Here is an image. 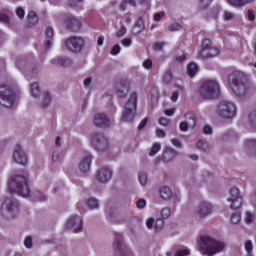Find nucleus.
<instances>
[{"label": "nucleus", "instance_id": "11", "mask_svg": "<svg viewBox=\"0 0 256 256\" xmlns=\"http://www.w3.org/2000/svg\"><path fill=\"white\" fill-rule=\"evenodd\" d=\"M90 143L96 151H107L109 140L103 133H94L90 136Z\"/></svg>", "mask_w": 256, "mask_h": 256}, {"label": "nucleus", "instance_id": "23", "mask_svg": "<svg viewBox=\"0 0 256 256\" xmlns=\"http://www.w3.org/2000/svg\"><path fill=\"white\" fill-rule=\"evenodd\" d=\"M175 157H177V151L171 147L166 148L162 154L164 163H171Z\"/></svg>", "mask_w": 256, "mask_h": 256}, {"label": "nucleus", "instance_id": "20", "mask_svg": "<svg viewBox=\"0 0 256 256\" xmlns=\"http://www.w3.org/2000/svg\"><path fill=\"white\" fill-rule=\"evenodd\" d=\"M66 27L70 31H79L81 29V22L75 16H67Z\"/></svg>", "mask_w": 256, "mask_h": 256}, {"label": "nucleus", "instance_id": "31", "mask_svg": "<svg viewBox=\"0 0 256 256\" xmlns=\"http://www.w3.org/2000/svg\"><path fill=\"white\" fill-rule=\"evenodd\" d=\"M143 29H145V26L143 25V18L139 17L137 23L134 25L133 33L135 35H139V33H141V31H143Z\"/></svg>", "mask_w": 256, "mask_h": 256}, {"label": "nucleus", "instance_id": "54", "mask_svg": "<svg viewBox=\"0 0 256 256\" xmlns=\"http://www.w3.org/2000/svg\"><path fill=\"white\" fill-rule=\"evenodd\" d=\"M181 29V24L179 23H173L168 26V31H179Z\"/></svg>", "mask_w": 256, "mask_h": 256}, {"label": "nucleus", "instance_id": "34", "mask_svg": "<svg viewBox=\"0 0 256 256\" xmlns=\"http://www.w3.org/2000/svg\"><path fill=\"white\" fill-rule=\"evenodd\" d=\"M86 203L89 209H99V200L96 198L90 197L86 200Z\"/></svg>", "mask_w": 256, "mask_h": 256}, {"label": "nucleus", "instance_id": "15", "mask_svg": "<svg viewBox=\"0 0 256 256\" xmlns=\"http://www.w3.org/2000/svg\"><path fill=\"white\" fill-rule=\"evenodd\" d=\"M13 160L18 165H27V153L23 150L21 145H17L14 152H13Z\"/></svg>", "mask_w": 256, "mask_h": 256}, {"label": "nucleus", "instance_id": "16", "mask_svg": "<svg viewBox=\"0 0 256 256\" xmlns=\"http://www.w3.org/2000/svg\"><path fill=\"white\" fill-rule=\"evenodd\" d=\"M211 211H213V205H211V203L201 202L196 210V215L200 219H203V217H207V215H210Z\"/></svg>", "mask_w": 256, "mask_h": 256}, {"label": "nucleus", "instance_id": "26", "mask_svg": "<svg viewBox=\"0 0 256 256\" xmlns=\"http://www.w3.org/2000/svg\"><path fill=\"white\" fill-rule=\"evenodd\" d=\"M245 149L250 155L256 154V139H247L245 142Z\"/></svg>", "mask_w": 256, "mask_h": 256}, {"label": "nucleus", "instance_id": "2", "mask_svg": "<svg viewBox=\"0 0 256 256\" xmlns=\"http://www.w3.org/2000/svg\"><path fill=\"white\" fill-rule=\"evenodd\" d=\"M227 201L229 203V208L235 211L230 215V222L232 225H239V223H241V212H239V209L243 207V197L241 196L239 188H230Z\"/></svg>", "mask_w": 256, "mask_h": 256}, {"label": "nucleus", "instance_id": "58", "mask_svg": "<svg viewBox=\"0 0 256 256\" xmlns=\"http://www.w3.org/2000/svg\"><path fill=\"white\" fill-rule=\"evenodd\" d=\"M146 227H147V229H153V227H155V219L148 218L146 220Z\"/></svg>", "mask_w": 256, "mask_h": 256}, {"label": "nucleus", "instance_id": "37", "mask_svg": "<svg viewBox=\"0 0 256 256\" xmlns=\"http://www.w3.org/2000/svg\"><path fill=\"white\" fill-rule=\"evenodd\" d=\"M161 151V144L154 143L149 151L150 157H155Z\"/></svg>", "mask_w": 256, "mask_h": 256}, {"label": "nucleus", "instance_id": "13", "mask_svg": "<svg viewBox=\"0 0 256 256\" xmlns=\"http://www.w3.org/2000/svg\"><path fill=\"white\" fill-rule=\"evenodd\" d=\"M217 55H219V49L211 45V40L207 38L204 39L200 57H202V59H209L211 57H217Z\"/></svg>", "mask_w": 256, "mask_h": 256}, {"label": "nucleus", "instance_id": "63", "mask_svg": "<svg viewBox=\"0 0 256 256\" xmlns=\"http://www.w3.org/2000/svg\"><path fill=\"white\" fill-rule=\"evenodd\" d=\"M204 135H211L213 133V129L209 125H205L202 130Z\"/></svg>", "mask_w": 256, "mask_h": 256}, {"label": "nucleus", "instance_id": "49", "mask_svg": "<svg viewBox=\"0 0 256 256\" xmlns=\"http://www.w3.org/2000/svg\"><path fill=\"white\" fill-rule=\"evenodd\" d=\"M15 13L19 19H25V9L22 7L16 8Z\"/></svg>", "mask_w": 256, "mask_h": 256}, {"label": "nucleus", "instance_id": "43", "mask_svg": "<svg viewBox=\"0 0 256 256\" xmlns=\"http://www.w3.org/2000/svg\"><path fill=\"white\" fill-rule=\"evenodd\" d=\"M173 80V74L171 73V70H167L163 76V81L166 84L171 83V81Z\"/></svg>", "mask_w": 256, "mask_h": 256}, {"label": "nucleus", "instance_id": "29", "mask_svg": "<svg viewBox=\"0 0 256 256\" xmlns=\"http://www.w3.org/2000/svg\"><path fill=\"white\" fill-rule=\"evenodd\" d=\"M32 201H47V195L39 190H35L31 195Z\"/></svg>", "mask_w": 256, "mask_h": 256}, {"label": "nucleus", "instance_id": "57", "mask_svg": "<svg viewBox=\"0 0 256 256\" xmlns=\"http://www.w3.org/2000/svg\"><path fill=\"white\" fill-rule=\"evenodd\" d=\"M165 46V43L163 42H156L152 48L154 49V51H163V47Z\"/></svg>", "mask_w": 256, "mask_h": 256}, {"label": "nucleus", "instance_id": "60", "mask_svg": "<svg viewBox=\"0 0 256 256\" xmlns=\"http://www.w3.org/2000/svg\"><path fill=\"white\" fill-rule=\"evenodd\" d=\"M119 53H121V46H119V44H116L111 50V55H119Z\"/></svg>", "mask_w": 256, "mask_h": 256}, {"label": "nucleus", "instance_id": "38", "mask_svg": "<svg viewBox=\"0 0 256 256\" xmlns=\"http://www.w3.org/2000/svg\"><path fill=\"white\" fill-rule=\"evenodd\" d=\"M232 7H243L247 3V0H226Z\"/></svg>", "mask_w": 256, "mask_h": 256}, {"label": "nucleus", "instance_id": "51", "mask_svg": "<svg viewBox=\"0 0 256 256\" xmlns=\"http://www.w3.org/2000/svg\"><path fill=\"white\" fill-rule=\"evenodd\" d=\"M118 256H133V252L127 247L117 253Z\"/></svg>", "mask_w": 256, "mask_h": 256}, {"label": "nucleus", "instance_id": "62", "mask_svg": "<svg viewBox=\"0 0 256 256\" xmlns=\"http://www.w3.org/2000/svg\"><path fill=\"white\" fill-rule=\"evenodd\" d=\"M127 33V28L125 26H121L117 32V37L121 38Z\"/></svg>", "mask_w": 256, "mask_h": 256}, {"label": "nucleus", "instance_id": "61", "mask_svg": "<svg viewBox=\"0 0 256 256\" xmlns=\"http://www.w3.org/2000/svg\"><path fill=\"white\" fill-rule=\"evenodd\" d=\"M180 127V131H189V127H191L188 123H186L185 121H182L179 125Z\"/></svg>", "mask_w": 256, "mask_h": 256}, {"label": "nucleus", "instance_id": "24", "mask_svg": "<svg viewBox=\"0 0 256 256\" xmlns=\"http://www.w3.org/2000/svg\"><path fill=\"white\" fill-rule=\"evenodd\" d=\"M45 34H46V41H45L44 47L46 51H49L53 45V35H54L53 28L48 26L45 30Z\"/></svg>", "mask_w": 256, "mask_h": 256}, {"label": "nucleus", "instance_id": "19", "mask_svg": "<svg viewBox=\"0 0 256 256\" xmlns=\"http://www.w3.org/2000/svg\"><path fill=\"white\" fill-rule=\"evenodd\" d=\"M51 63L60 67H71L73 65V59L69 56H60L52 59Z\"/></svg>", "mask_w": 256, "mask_h": 256}, {"label": "nucleus", "instance_id": "25", "mask_svg": "<svg viewBox=\"0 0 256 256\" xmlns=\"http://www.w3.org/2000/svg\"><path fill=\"white\" fill-rule=\"evenodd\" d=\"M39 23V16L37 15V12L30 11L27 14V27H35Z\"/></svg>", "mask_w": 256, "mask_h": 256}, {"label": "nucleus", "instance_id": "8", "mask_svg": "<svg viewBox=\"0 0 256 256\" xmlns=\"http://www.w3.org/2000/svg\"><path fill=\"white\" fill-rule=\"evenodd\" d=\"M216 113L222 119H233L237 115V107L231 101L222 100L216 106Z\"/></svg>", "mask_w": 256, "mask_h": 256}, {"label": "nucleus", "instance_id": "46", "mask_svg": "<svg viewBox=\"0 0 256 256\" xmlns=\"http://www.w3.org/2000/svg\"><path fill=\"white\" fill-rule=\"evenodd\" d=\"M138 179H139V183L141 185H147V173L145 172H140L138 174Z\"/></svg>", "mask_w": 256, "mask_h": 256}, {"label": "nucleus", "instance_id": "9", "mask_svg": "<svg viewBox=\"0 0 256 256\" xmlns=\"http://www.w3.org/2000/svg\"><path fill=\"white\" fill-rule=\"evenodd\" d=\"M135 113H137V94L133 93L124 105L122 121L131 123L135 119Z\"/></svg>", "mask_w": 256, "mask_h": 256}, {"label": "nucleus", "instance_id": "35", "mask_svg": "<svg viewBox=\"0 0 256 256\" xmlns=\"http://www.w3.org/2000/svg\"><path fill=\"white\" fill-rule=\"evenodd\" d=\"M50 104H51V93L46 91L43 95V101H42L41 107H43V109H45V108L49 107Z\"/></svg>", "mask_w": 256, "mask_h": 256}, {"label": "nucleus", "instance_id": "32", "mask_svg": "<svg viewBox=\"0 0 256 256\" xmlns=\"http://www.w3.org/2000/svg\"><path fill=\"white\" fill-rule=\"evenodd\" d=\"M237 139H239V136L233 130L227 131L223 136L224 141H235Z\"/></svg>", "mask_w": 256, "mask_h": 256}, {"label": "nucleus", "instance_id": "27", "mask_svg": "<svg viewBox=\"0 0 256 256\" xmlns=\"http://www.w3.org/2000/svg\"><path fill=\"white\" fill-rule=\"evenodd\" d=\"M185 122L190 125L191 129H195V124L197 123V115L193 112H188L184 115Z\"/></svg>", "mask_w": 256, "mask_h": 256}, {"label": "nucleus", "instance_id": "18", "mask_svg": "<svg viewBox=\"0 0 256 256\" xmlns=\"http://www.w3.org/2000/svg\"><path fill=\"white\" fill-rule=\"evenodd\" d=\"M160 196L164 201H171V199H173L174 203L177 202V194L173 193V190L167 186H163L160 189Z\"/></svg>", "mask_w": 256, "mask_h": 256}, {"label": "nucleus", "instance_id": "48", "mask_svg": "<svg viewBox=\"0 0 256 256\" xmlns=\"http://www.w3.org/2000/svg\"><path fill=\"white\" fill-rule=\"evenodd\" d=\"M137 209H145L147 207V200L141 198L136 202Z\"/></svg>", "mask_w": 256, "mask_h": 256}, {"label": "nucleus", "instance_id": "36", "mask_svg": "<svg viewBox=\"0 0 256 256\" xmlns=\"http://www.w3.org/2000/svg\"><path fill=\"white\" fill-rule=\"evenodd\" d=\"M130 7H137V2L135 0H123L120 3V9H122V11H125V9H127V6Z\"/></svg>", "mask_w": 256, "mask_h": 256}, {"label": "nucleus", "instance_id": "22", "mask_svg": "<svg viewBox=\"0 0 256 256\" xmlns=\"http://www.w3.org/2000/svg\"><path fill=\"white\" fill-rule=\"evenodd\" d=\"M91 161H93V156L87 154L79 164V169L81 173H87L91 169Z\"/></svg>", "mask_w": 256, "mask_h": 256}, {"label": "nucleus", "instance_id": "39", "mask_svg": "<svg viewBox=\"0 0 256 256\" xmlns=\"http://www.w3.org/2000/svg\"><path fill=\"white\" fill-rule=\"evenodd\" d=\"M244 248L247 251V256H253V242L251 240L245 242Z\"/></svg>", "mask_w": 256, "mask_h": 256}, {"label": "nucleus", "instance_id": "64", "mask_svg": "<svg viewBox=\"0 0 256 256\" xmlns=\"http://www.w3.org/2000/svg\"><path fill=\"white\" fill-rule=\"evenodd\" d=\"M253 219H254L253 214L251 212H246L245 222L252 223Z\"/></svg>", "mask_w": 256, "mask_h": 256}, {"label": "nucleus", "instance_id": "55", "mask_svg": "<svg viewBox=\"0 0 256 256\" xmlns=\"http://www.w3.org/2000/svg\"><path fill=\"white\" fill-rule=\"evenodd\" d=\"M224 19L225 21H233L235 19V15L229 11H224Z\"/></svg>", "mask_w": 256, "mask_h": 256}, {"label": "nucleus", "instance_id": "52", "mask_svg": "<svg viewBox=\"0 0 256 256\" xmlns=\"http://www.w3.org/2000/svg\"><path fill=\"white\" fill-rule=\"evenodd\" d=\"M159 125H161L162 127H168V125L171 123V120H169L168 118L165 117H161L158 120Z\"/></svg>", "mask_w": 256, "mask_h": 256}, {"label": "nucleus", "instance_id": "40", "mask_svg": "<svg viewBox=\"0 0 256 256\" xmlns=\"http://www.w3.org/2000/svg\"><path fill=\"white\" fill-rule=\"evenodd\" d=\"M0 23H4V25H10L9 14L5 12L0 13Z\"/></svg>", "mask_w": 256, "mask_h": 256}, {"label": "nucleus", "instance_id": "59", "mask_svg": "<svg viewBox=\"0 0 256 256\" xmlns=\"http://www.w3.org/2000/svg\"><path fill=\"white\" fill-rule=\"evenodd\" d=\"M60 157H61V153L59 152V150H55L52 154L53 163H57V161H59Z\"/></svg>", "mask_w": 256, "mask_h": 256}, {"label": "nucleus", "instance_id": "41", "mask_svg": "<svg viewBox=\"0 0 256 256\" xmlns=\"http://www.w3.org/2000/svg\"><path fill=\"white\" fill-rule=\"evenodd\" d=\"M17 67L20 71H33L34 68H31V65L25 64L23 62L17 63Z\"/></svg>", "mask_w": 256, "mask_h": 256}, {"label": "nucleus", "instance_id": "21", "mask_svg": "<svg viewBox=\"0 0 256 256\" xmlns=\"http://www.w3.org/2000/svg\"><path fill=\"white\" fill-rule=\"evenodd\" d=\"M112 247L116 253H119L127 248V246L123 243V235L121 234L115 235Z\"/></svg>", "mask_w": 256, "mask_h": 256}, {"label": "nucleus", "instance_id": "5", "mask_svg": "<svg viewBox=\"0 0 256 256\" xmlns=\"http://www.w3.org/2000/svg\"><path fill=\"white\" fill-rule=\"evenodd\" d=\"M8 190L10 193H16L20 197H29L31 190L29 184H27V176L14 175L8 181Z\"/></svg>", "mask_w": 256, "mask_h": 256}, {"label": "nucleus", "instance_id": "3", "mask_svg": "<svg viewBox=\"0 0 256 256\" xmlns=\"http://www.w3.org/2000/svg\"><path fill=\"white\" fill-rule=\"evenodd\" d=\"M199 249L203 255L213 256L221 253L225 249V244L222 241L211 238L210 236H201Z\"/></svg>", "mask_w": 256, "mask_h": 256}, {"label": "nucleus", "instance_id": "33", "mask_svg": "<svg viewBox=\"0 0 256 256\" xmlns=\"http://www.w3.org/2000/svg\"><path fill=\"white\" fill-rule=\"evenodd\" d=\"M197 149L199 151H203V153H209V143L203 140H199L196 144Z\"/></svg>", "mask_w": 256, "mask_h": 256}, {"label": "nucleus", "instance_id": "50", "mask_svg": "<svg viewBox=\"0 0 256 256\" xmlns=\"http://www.w3.org/2000/svg\"><path fill=\"white\" fill-rule=\"evenodd\" d=\"M189 255H191L189 249L184 248V249L178 250L174 256H189Z\"/></svg>", "mask_w": 256, "mask_h": 256}, {"label": "nucleus", "instance_id": "42", "mask_svg": "<svg viewBox=\"0 0 256 256\" xmlns=\"http://www.w3.org/2000/svg\"><path fill=\"white\" fill-rule=\"evenodd\" d=\"M211 3H213V0H199L198 7L199 9H207Z\"/></svg>", "mask_w": 256, "mask_h": 256}, {"label": "nucleus", "instance_id": "1", "mask_svg": "<svg viewBox=\"0 0 256 256\" xmlns=\"http://www.w3.org/2000/svg\"><path fill=\"white\" fill-rule=\"evenodd\" d=\"M228 82L236 97H247V95H249L253 89V86L251 85V82H249L247 75L241 71L232 72L228 77Z\"/></svg>", "mask_w": 256, "mask_h": 256}, {"label": "nucleus", "instance_id": "4", "mask_svg": "<svg viewBox=\"0 0 256 256\" xmlns=\"http://www.w3.org/2000/svg\"><path fill=\"white\" fill-rule=\"evenodd\" d=\"M21 213V204L13 197L6 198L0 207V215L6 221L17 219Z\"/></svg>", "mask_w": 256, "mask_h": 256}, {"label": "nucleus", "instance_id": "53", "mask_svg": "<svg viewBox=\"0 0 256 256\" xmlns=\"http://www.w3.org/2000/svg\"><path fill=\"white\" fill-rule=\"evenodd\" d=\"M249 119L252 127L256 130V112H251L249 114Z\"/></svg>", "mask_w": 256, "mask_h": 256}, {"label": "nucleus", "instance_id": "30", "mask_svg": "<svg viewBox=\"0 0 256 256\" xmlns=\"http://www.w3.org/2000/svg\"><path fill=\"white\" fill-rule=\"evenodd\" d=\"M31 93L32 97L37 99V97H41V88L39 87V83L34 82L31 84Z\"/></svg>", "mask_w": 256, "mask_h": 256}, {"label": "nucleus", "instance_id": "14", "mask_svg": "<svg viewBox=\"0 0 256 256\" xmlns=\"http://www.w3.org/2000/svg\"><path fill=\"white\" fill-rule=\"evenodd\" d=\"M93 123L100 129H107L111 125V118L105 113H97L93 117Z\"/></svg>", "mask_w": 256, "mask_h": 256}, {"label": "nucleus", "instance_id": "44", "mask_svg": "<svg viewBox=\"0 0 256 256\" xmlns=\"http://www.w3.org/2000/svg\"><path fill=\"white\" fill-rule=\"evenodd\" d=\"M154 223V229H156V231L163 229V225H165L163 218H157Z\"/></svg>", "mask_w": 256, "mask_h": 256}, {"label": "nucleus", "instance_id": "56", "mask_svg": "<svg viewBox=\"0 0 256 256\" xmlns=\"http://www.w3.org/2000/svg\"><path fill=\"white\" fill-rule=\"evenodd\" d=\"M142 66L144 69H151L153 67V61L151 59H146L143 61Z\"/></svg>", "mask_w": 256, "mask_h": 256}, {"label": "nucleus", "instance_id": "10", "mask_svg": "<svg viewBox=\"0 0 256 256\" xmlns=\"http://www.w3.org/2000/svg\"><path fill=\"white\" fill-rule=\"evenodd\" d=\"M65 47L72 53H81L85 47V39L81 36H70L65 40Z\"/></svg>", "mask_w": 256, "mask_h": 256}, {"label": "nucleus", "instance_id": "17", "mask_svg": "<svg viewBox=\"0 0 256 256\" xmlns=\"http://www.w3.org/2000/svg\"><path fill=\"white\" fill-rule=\"evenodd\" d=\"M96 177L99 183H108L111 181V177H113V172L109 168H100Z\"/></svg>", "mask_w": 256, "mask_h": 256}, {"label": "nucleus", "instance_id": "6", "mask_svg": "<svg viewBox=\"0 0 256 256\" xmlns=\"http://www.w3.org/2000/svg\"><path fill=\"white\" fill-rule=\"evenodd\" d=\"M198 94L201 99H205L206 101L217 99V97L221 95V87L219 86V82L216 80L202 81L198 89Z\"/></svg>", "mask_w": 256, "mask_h": 256}, {"label": "nucleus", "instance_id": "45", "mask_svg": "<svg viewBox=\"0 0 256 256\" xmlns=\"http://www.w3.org/2000/svg\"><path fill=\"white\" fill-rule=\"evenodd\" d=\"M162 219H169L171 217V208L165 207L161 210Z\"/></svg>", "mask_w": 256, "mask_h": 256}, {"label": "nucleus", "instance_id": "47", "mask_svg": "<svg viewBox=\"0 0 256 256\" xmlns=\"http://www.w3.org/2000/svg\"><path fill=\"white\" fill-rule=\"evenodd\" d=\"M24 245L27 249H33V237L27 236L24 239Z\"/></svg>", "mask_w": 256, "mask_h": 256}, {"label": "nucleus", "instance_id": "28", "mask_svg": "<svg viewBox=\"0 0 256 256\" xmlns=\"http://www.w3.org/2000/svg\"><path fill=\"white\" fill-rule=\"evenodd\" d=\"M186 71L189 75V77H195L197 73H199V66L195 63H189L186 67Z\"/></svg>", "mask_w": 256, "mask_h": 256}, {"label": "nucleus", "instance_id": "12", "mask_svg": "<svg viewBox=\"0 0 256 256\" xmlns=\"http://www.w3.org/2000/svg\"><path fill=\"white\" fill-rule=\"evenodd\" d=\"M65 227L69 231H72V233H81V231H83V218H81V216L72 215L68 217Z\"/></svg>", "mask_w": 256, "mask_h": 256}, {"label": "nucleus", "instance_id": "7", "mask_svg": "<svg viewBox=\"0 0 256 256\" xmlns=\"http://www.w3.org/2000/svg\"><path fill=\"white\" fill-rule=\"evenodd\" d=\"M15 103V87L11 84L0 85V105L7 109L13 107Z\"/></svg>", "mask_w": 256, "mask_h": 256}]
</instances>
